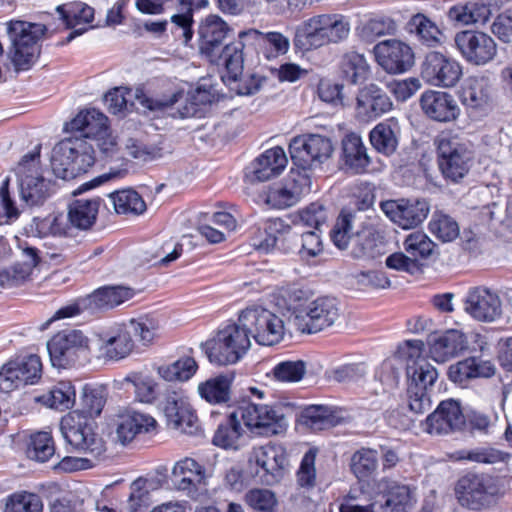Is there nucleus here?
Segmentation results:
<instances>
[{
    "label": "nucleus",
    "instance_id": "f257e3e1",
    "mask_svg": "<svg viewBox=\"0 0 512 512\" xmlns=\"http://www.w3.org/2000/svg\"><path fill=\"white\" fill-rule=\"evenodd\" d=\"M229 27L219 16L210 15L199 27L200 50L211 63L227 70L226 78L236 80L243 69L244 43L248 35H257V30L241 31L238 39L221 48V43L227 36Z\"/></svg>",
    "mask_w": 512,
    "mask_h": 512
},
{
    "label": "nucleus",
    "instance_id": "f03ea898",
    "mask_svg": "<svg viewBox=\"0 0 512 512\" xmlns=\"http://www.w3.org/2000/svg\"><path fill=\"white\" fill-rule=\"evenodd\" d=\"M351 30L349 19L339 13L314 15L297 25L293 43L307 52L345 41Z\"/></svg>",
    "mask_w": 512,
    "mask_h": 512
},
{
    "label": "nucleus",
    "instance_id": "7ed1b4c3",
    "mask_svg": "<svg viewBox=\"0 0 512 512\" xmlns=\"http://www.w3.org/2000/svg\"><path fill=\"white\" fill-rule=\"evenodd\" d=\"M438 169L446 182L460 183L474 160L473 144L453 129L441 131L434 140Z\"/></svg>",
    "mask_w": 512,
    "mask_h": 512
},
{
    "label": "nucleus",
    "instance_id": "20e7f679",
    "mask_svg": "<svg viewBox=\"0 0 512 512\" xmlns=\"http://www.w3.org/2000/svg\"><path fill=\"white\" fill-rule=\"evenodd\" d=\"M96 146L87 139L68 138L52 151L51 167L58 178L73 179L88 170L97 160Z\"/></svg>",
    "mask_w": 512,
    "mask_h": 512
},
{
    "label": "nucleus",
    "instance_id": "39448f33",
    "mask_svg": "<svg viewBox=\"0 0 512 512\" xmlns=\"http://www.w3.org/2000/svg\"><path fill=\"white\" fill-rule=\"evenodd\" d=\"M10 40L9 53L12 63L18 70H27L40 53V41L47 32L42 23L12 19L5 23Z\"/></svg>",
    "mask_w": 512,
    "mask_h": 512
},
{
    "label": "nucleus",
    "instance_id": "423d86ee",
    "mask_svg": "<svg viewBox=\"0 0 512 512\" xmlns=\"http://www.w3.org/2000/svg\"><path fill=\"white\" fill-rule=\"evenodd\" d=\"M454 493L459 505L472 511L492 507L502 495L497 477L477 472L462 475L455 483Z\"/></svg>",
    "mask_w": 512,
    "mask_h": 512
},
{
    "label": "nucleus",
    "instance_id": "0eeeda50",
    "mask_svg": "<svg viewBox=\"0 0 512 512\" xmlns=\"http://www.w3.org/2000/svg\"><path fill=\"white\" fill-rule=\"evenodd\" d=\"M251 340L243 323H228L219 328L212 340L205 343V353L211 363L230 365L237 363L249 350Z\"/></svg>",
    "mask_w": 512,
    "mask_h": 512
},
{
    "label": "nucleus",
    "instance_id": "6e6552de",
    "mask_svg": "<svg viewBox=\"0 0 512 512\" xmlns=\"http://www.w3.org/2000/svg\"><path fill=\"white\" fill-rule=\"evenodd\" d=\"M70 131L82 133L97 147L102 158H112L118 151L116 138L111 134L108 118L97 109L80 111L69 123Z\"/></svg>",
    "mask_w": 512,
    "mask_h": 512
},
{
    "label": "nucleus",
    "instance_id": "1a4fd4ad",
    "mask_svg": "<svg viewBox=\"0 0 512 512\" xmlns=\"http://www.w3.org/2000/svg\"><path fill=\"white\" fill-rule=\"evenodd\" d=\"M60 431L70 446L89 454L93 459H100L105 451V443L94 432V423L80 411H72L61 418Z\"/></svg>",
    "mask_w": 512,
    "mask_h": 512
},
{
    "label": "nucleus",
    "instance_id": "9d476101",
    "mask_svg": "<svg viewBox=\"0 0 512 512\" xmlns=\"http://www.w3.org/2000/svg\"><path fill=\"white\" fill-rule=\"evenodd\" d=\"M251 472L264 485H275L285 476L288 469L286 449L275 443L256 446L248 457Z\"/></svg>",
    "mask_w": 512,
    "mask_h": 512
},
{
    "label": "nucleus",
    "instance_id": "9b49d317",
    "mask_svg": "<svg viewBox=\"0 0 512 512\" xmlns=\"http://www.w3.org/2000/svg\"><path fill=\"white\" fill-rule=\"evenodd\" d=\"M39 152L23 156L16 167L21 199L28 206L42 204L51 194V183L39 171Z\"/></svg>",
    "mask_w": 512,
    "mask_h": 512
},
{
    "label": "nucleus",
    "instance_id": "f8f14e48",
    "mask_svg": "<svg viewBox=\"0 0 512 512\" xmlns=\"http://www.w3.org/2000/svg\"><path fill=\"white\" fill-rule=\"evenodd\" d=\"M51 363L57 368L82 365L88 357L87 338L81 331H61L47 343Z\"/></svg>",
    "mask_w": 512,
    "mask_h": 512
},
{
    "label": "nucleus",
    "instance_id": "ddd939ff",
    "mask_svg": "<svg viewBox=\"0 0 512 512\" xmlns=\"http://www.w3.org/2000/svg\"><path fill=\"white\" fill-rule=\"evenodd\" d=\"M239 321L259 345L273 346L284 337L282 319L265 308H246L240 313Z\"/></svg>",
    "mask_w": 512,
    "mask_h": 512
},
{
    "label": "nucleus",
    "instance_id": "4468645a",
    "mask_svg": "<svg viewBox=\"0 0 512 512\" xmlns=\"http://www.w3.org/2000/svg\"><path fill=\"white\" fill-rule=\"evenodd\" d=\"M239 412L246 427L262 436L279 435L288 426L281 404L247 403Z\"/></svg>",
    "mask_w": 512,
    "mask_h": 512
},
{
    "label": "nucleus",
    "instance_id": "2eb2a0df",
    "mask_svg": "<svg viewBox=\"0 0 512 512\" xmlns=\"http://www.w3.org/2000/svg\"><path fill=\"white\" fill-rule=\"evenodd\" d=\"M422 340H407L399 345L397 354L405 361L408 386L429 390L438 378L437 369L423 356Z\"/></svg>",
    "mask_w": 512,
    "mask_h": 512
},
{
    "label": "nucleus",
    "instance_id": "dca6fc26",
    "mask_svg": "<svg viewBox=\"0 0 512 512\" xmlns=\"http://www.w3.org/2000/svg\"><path fill=\"white\" fill-rule=\"evenodd\" d=\"M420 76L430 86L453 88L463 76V66L452 56L430 51L421 63Z\"/></svg>",
    "mask_w": 512,
    "mask_h": 512
},
{
    "label": "nucleus",
    "instance_id": "f3484780",
    "mask_svg": "<svg viewBox=\"0 0 512 512\" xmlns=\"http://www.w3.org/2000/svg\"><path fill=\"white\" fill-rule=\"evenodd\" d=\"M462 58L470 65L485 66L495 60L498 46L492 36L479 30H463L454 38Z\"/></svg>",
    "mask_w": 512,
    "mask_h": 512
},
{
    "label": "nucleus",
    "instance_id": "a211bd4d",
    "mask_svg": "<svg viewBox=\"0 0 512 512\" xmlns=\"http://www.w3.org/2000/svg\"><path fill=\"white\" fill-rule=\"evenodd\" d=\"M339 317L337 300L319 297L306 304L293 318L296 329L302 333H317L332 326Z\"/></svg>",
    "mask_w": 512,
    "mask_h": 512
},
{
    "label": "nucleus",
    "instance_id": "6ab92c4d",
    "mask_svg": "<svg viewBox=\"0 0 512 512\" xmlns=\"http://www.w3.org/2000/svg\"><path fill=\"white\" fill-rule=\"evenodd\" d=\"M291 159L295 165L306 169L315 162L322 163L332 152V142L319 134H306L294 137L289 144Z\"/></svg>",
    "mask_w": 512,
    "mask_h": 512
},
{
    "label": "nucleus",
    "instance_id": "aec40b11",
    "mask_svg": "<svg viewBox=\"0 0 512 512\" xmlns=\"http://www.w3.org/2000/svg\"><path fill=\"white\" fill-rule=\"evenodd\" d=\"M42 372L40 357L34 354L17 357L0 370V390L10 392L20 386L34 384Z\"/></svg>",
    "mask_w": 512,
    "mask_h": 512
},
{
    "label": "nucleus",
    "instance_id": "412c9836",
    "mask_svg": "<svg viewBox=\"0 0 512 512\" xmlns=\"http://www.w3.org/2000/svg\"><path fill=\"white\" fill-rule=\"evenodd\" d=\"M465 424V415L460 402L450 398L442 400L426 417L423 430L430 435H447L463 431Z\"/></svg>",
    "mask_w": 512,
    "mask_h": 512
},
{
    "label": "nucleus",
    "instance_id": "4be33fe9",
    "mask_svg": "<svg viewBox=\"0 0 512 512\" xmlns=\"http://www.w3.org/2000/svg\"><path fill=\"white\" fill-rule=\"evenodd\" d=\"M210 473L206 467L192 457H183L172 467L170 480L177 491L195 497L201 488L206 487Z\"/></svg>",
    "mask_w": 512,
    "mask_h": 512
},
{
    "label": "nucleus",
    "instance_id": "5701e85b",
    "mask_svg": "<svg viewBox=\"0 0 512 512\" xmlns=\"http://www.w3.org/2000/svg\"><path fill=\"white\" fill-rule=\"evenodd\" d=\"M162 410L170 428L185 434H194L197 431V415L181 391L168 392L162 403Z\"/></svg>",
    "mask_w": 512,
    "mask_h": 512
},
{
    "label": "nucleus",
    "instance_id": "b1692460",
    "mask_svg": "<svg viewBox=\"0 0 512 512\" xmlns=\"http://www.w3.org/2000/svg\"><path fill=\"white\" fill-rule=\"evenodd\" d=\"M117 440L126 445L140 434L150 433L156 429L157 422L149 414L124 408L117 411L111 420Z\"/></svg>",
    "mask_w": 512,
    "mask_h": 512
},
{
    "label": "nucleus",
    "instance_id": "393cba45",
    "mask_svg": "<svg viewBox=\"0 0 512 512\" xmlns=\"http://www.w3.org/2000/svg\"><path fill=\"white\" fill-rule=\"evenodd\" d=\"M429 212L430 204L426 199L386 200V217L405 230L418 227Z\"/></svg>",
    "mask_w": 512,
    "mask_h": 512
},
{
    "label": "nucleus",
    "instance_id": "a878e982",
    "mask_svg": "<svg viewBox=\"0 0 512 512\" xmlns=\"http://www.w3.org/2000/svg\"><path fill=\"white\" fill-rule=\"evenodd\" d=\"M419 105L423 114L434 122H455L461 114L454 96L445 91H424L419 98Z\"/></svg>",
    "mask_w": 512,
    "mask_h": 512
},
{
    "label": "nucleus",
    "instance_id": "bb28decb",
    "mask_svg": "<svg viewBox=\"0 0 512 512\" xmlns=\"http://www.w3.org/2000/svg\"><path fill=\"white\" fill-rule=\"evenodd\" d=\"M429 356L437 363H445L467 348V337L457 329L433 332L427 339Z\"/></svg>",
    "mask_w": 512,
    "mask_h": 512
},
{
    "label": "nucleus",
    "instance_id": "cd10ccee",
    "mask_svg": "<svg viewBox=\"0 0 512 512\" xmlns=\"http://www.w3.org/2000/svg\"><path fill=\"white\" fill-rule=\"evenodd\" d=\"M311 190V178L305 172H291L285 183L269 190L267 202L278 209L295 205Z\"/></svg>",
    "mask_w": 512,
    "mask_h": 512
},
{
    "label": "nucleus",
    "instance_id": "c85d7f7f",
    "mask_svg": "<svg viewBox=\"0 0 512 512\" xmlns=\"http://www.w3.org/2000/svg\"><path fill=\"white\" fill-rule=\"evenodd\" d=\"M100 351L108 360H122L134 349L132 335L125 322L115 323L99 334Z\"/></svg>",
    "mask_w": 512,
    "mask_h": 512
},
{
    "label": "nucleus",
    "instance_id": "c756f323",
    "mask_svg": "<svg viewBox=\"0 0 512 512\" xmlns=\"http://www.w3.org/2000/svg\"><path fill=\"white\" fill-rule=\"evenodd\" d=\"M465 311L474 319L494 321L501 315V301L497 294L483 287L469 290L464 301Z\"/></svg>",
    "mask_w": 512,
    "mask_h": 512
},
{
    "label": "nucleus",
    "instance_id": "7c9ffc66",
    "mask_svg": "<svg viewBox=\"0 0 512 512\" xmlns=\"http://www.w3.org/2000/svg\"><path fill=\"white\" fill-rule=\"evenodd\" d=\"M287 163L288 159L283 148L279 146L270 148L251 164L248 177L251 181H268L280 175Z\"/></svg>",
    "mask_w": 512,
    "mask_h": 512
},
{
    "label": "nucleus",
    "instance_id": "2f4dec72",
    "mask_svg": "<svg viewBox=\"0 0 512 512\" xmlns=\"http://www.w3.org/2000/svg\"><path fill=\"white\" fill-rule=\"evenodd\" d=\"M461 102L468 108L475 111H483L492 107V85L488 77L473 76L467 80L461 91Z\"/></svg>",
    "mask_w": 512,
    "mask_h": 512
},
{
    "label": "nucleus",
    "instance_id": "473e14b6",
    "mask_svg": "<svg viewBox=\"0 0 512 512\" xmlns=\"http://www.w3.org/2000/svg\"><path fill=\"white\" fill-rule=\"evenodd\" d=\"M66 27L73 31L67 36V42L72 41L88 30V24L94 18V9L83 2H71L56 8Z\"/></svg>",
    "mask_w": 512,
    "mask_h": 512
},
{
    "label": "nucleus",
    "instance_id": "72a5a7b5",
    "mask_svg": "<svg viewBox=\"0 0 512 512\" xmlns=\"http://www.w3.org/2000/svg\"><path fill=\"white\" fill-rule=\"evenodd\" d=\"M495 373L494 366L489 361H481L476 357H468L448 368V378L451 382L465 387L476 378H489Z\"/></svg>",
    "mask_w": 512,
    "mask_h": 512
},
{
    "label": "nucleus",
    "instance_id": "f704fd0d",
    "mask_svg": "<svg viewBox=\"0 0 512 512\" xmlns=\"http://www.w3.org/2000/svg\"><path fill=\"white\" fill-rule=\"evenodd\" d=\"M344 169L352 174H361L370 164L366 147L359 135L351 133L342 140V156Z\"/></svg>",
    "mask_w": 512,
    "mask_h": 512
},
{
    "label": "nucleus",
    "instance_id": "c9c22d12",
    "mask_svg": "<svg viewBox=\"0 0 512 512\" xmlns=\"http://www.w3.org/2000/svg\"><path fill=\"white\" fill-rule=\"evenodd\" d=\"M384 240L380 231L372 226H365L357 232L351 254L354 258L377 260L382 256Z\"/></svg>",
    "mask_w": 512,
    "mask_h": 512
},
{
    "label": "nucleus",
    "instance_id": "e433bc0d",
    "mask_svg": "<svg viewBox=\"0 0 512 512\" xmlns=\"http://www.w3.org/2000/svg\"><path fill=\"white\" fill-rule=\"evenodd\" d=\"M133 297V291L124 286H104L87 295L88 312L108 310L128 301Z\"/></svg>",
    "mask_w": 512,
    "mask_h": 512
},
{
    "label": "nucleus",
    "instance_id": "4c0bfd02",
    "mask_svg": "<svg viewBox=\"0 0 512 512\" xmlns=\"http://www.w3.org/2000/svg\"><path fill=\"white\" fill-rule=\"evenodd\" d=\"M357 116L363 121H372L384 113V96L382 89L369 84L362 88L357 95Z\"/></svg>",
    "mask_w": 512,
    "mask_h": 512
},
{
    "label": "nucleus",
    "instance_id": "58836bf2",
    "mask_svg": "<svg viewBox=\"0 0 512 512\" xmlns=\"http://www.w3.org/2000/svg\"><path fill=\"white\" fill-rule=\"evenodd\" d=\"M36 401L50 409L66 411L73 408L76 403V388L71 381L62 380L46 393L36 397Z\"/></svg>",
    "mask_w": 512,
    "mask_h": 512
},
{
    "label": "nucleus",
    "instance_id": "ea45409f",
    "mask_svg": "<svg viewBox=\"0 0 512 512\" xmlns=\"http://www.w3.org/2000/svg\"><path fill=\"white\" fill-rule=\"evenodd\" d=\"M101 199L99 197L74 200L68 211V221L73 228L90 229L96 221Z\"/></svg>",
    "mask_w": 512,
    "mask_h": 512
},
{
    "label": "nucleus",
    "instance_id": "a19ab883",
    "mask_svg": "<svg viewBox=\"0 0 512 512\" xmlns=\"http://www.w3.org/2000/svg\"><path fill=\"white\" fill-rule=\"evenodd\" d=\"M412 48L400 40H386V73L402 74L414 65Z\"/></svg>",
    "mask_w": 512,
    "mask_h": 512
},
{
    "label": "nucleus",
    "instance_id": "79ce46f5",
    "mask_svg": "<svg viewBox=\"0 0 512 512\" xmlns=\"http://www.w3.org/2000/svg\"><path fill=\"white\" fill-rule=\"evenodd\" d=\"M243 432L238 414L233 412L219 424L212 442L226 450H238L243 443Z\"/></svg>",
    "mask_w": 512,
    "mask_h": 512
},
{
    "label": "nucleus",
    "instance_id": "37998d69",
    "mask_svg": "<svg viewBox=\"0 0 512 512\" xmlns=\"http://www.w3.org/2000/svg\"><path fill=\"white\" fill-rule=\"evenodd\" d=\"M232 380L226 375H218L198 384V394L210 404H223L230 400Z\"/></svg>",
    "mask_w": 512,
    "mask_h": 512
},
{
    "label": "nucleus",
    "instance_id": "c03bdc74",
    "mask_svg": "<svg viewBox=\"0 0 512 512\" xmlns=\"http://www.w3.org/2000/svg\"><path fill=\"white\" fill-rule=\"evenodd\" d=\"M415 503V495L408 485L386 484V512H410Z\"/></svg>",
    "mask_w": 512,
    "mask_h": 512
},
{
    "label": "nucleus",
    "instance_id": "a18cd8bd",
    "mask_svg": "<svg viewBox=\"0 0 512 512\" xmlns=\"http://www.w3.org/2000/svg\"><path fill=\"white\" fill-rule=\"evenodd\" d=\"M453 458L458 461L468 460L481 464L508 463L511 454L492 446L476 447L471 450H458L453 453Z\"/></svg>",
    "mask_w": 512,
    "mask_h": 512
},
{
    "label": "nucleus",
    "instance_id": "49530a36",
    "mask_svg": "<svg viewBox=\"0 0 512 512\" xmlns=\"http://www.w3.org/2000/svg\"><path fill=\"white\" fill-rule=\"evenodd\" d=\"M123 382L133 385L137 401L151 404L157 399L158 384L151 375L143 372H130L124 377Z\"/></svg>",
    "mask_w": 512,
    "mask_h": 512
},
{
    "label": "nucleus",
    "instance_id": "de8ad7c7",
    "mask_svg": "<svg viewBox=\"0 0 512 512\" xmlns=\"http://www.w3.org/2000/svg\"><path fill=\"white\" fill-rule=\"evenodd\" d=\"M198 365L194 358L185 356L173 363L157 367L158 375L166 381H187L197 371Z\"/></svg>",
    "mask_w": 512,
    "mask_h": 512
},
{
    "label": "nucleus",
    "instance_id": "09e8293b",
    "mask_svg": "<svg viewBox=\"0 0 512 512\" xmlns=\"http://www.w3.org/2000/svg\"><path fill=\"white\" fill-rule=\"evenodd\" d=\"M114 209L118 214L140 215L146 211V203L139 193L123 189L110 194Z\"/></svg>",
    "mask_w": 512,
    "mask_h": 512
},
{
    "label": "nucleus",
    "instance_id": "8fccbe9b",
    "mask_svg": "<svg viewBox=\"0 0 512 512\" xmlns=\"http://www.w3.org/2000/svg\"><path fill=\"white\" fill-rule=\"evenodd\" d=\"M340 68L347 82L357 84L366 79L369 67L362 54L350 51L342 56Z\"/></svg>",
    "mask_w": 512,
    "mask_h": 512
},
{
    "label": "nucleus",
    "instance_id": "3c124183",
    "mask_svg": "<svg viewBox=\"0 0 512 512\" xmlns=\"http://www.w3.org/2000/svg\"><path fill=\"white\" fill-rule=\"evenodd\" d=\"M409 24L414 27L416 37L422 45L431 48L441 44V30L424 14L414 15Z\"/></svg>",
    "mask_w": 512,
    "mask_h": 512
},
{
    "label": "nucleus",
    "instance_id": "603ef678",
    "mask_svg": "<svg viewBox=\"0 0 512 512\" xmlns=\"http://www.w3.org/2000/svg\"><path fill=\"white\" fill-rule=\"evenodd\" d=\"M336 411L325 405H310L303 409L301 419L303 424L314 430H322L337 422Z\"/></svg>",
    "mask_w": 512,
    "mask_h": 512
},
{
    "label": "nucleus",
    "instance_id": "864d4df0",
    "mask_svg": "<svg viewBox=\"0 0 512 512\" xmlns=\"http://www.w3.org/2000/svg\"><path fill=\"white\" fill-rule=\"evenodd\" d=\"M428 229L432 235L444 243L455 240L460 232L456 220L441 211L433 213Z\"/></svg>",
    "mask_w": 512,
    "mask_h": 512
},
{
    "label": "nucleus",
    "instance_id": "5fc2aeb1",
    "mask_svg": "<svg viewBox=\"0 0 512 512\" xmlns=\"http://www.w3.org/2000/svg\"><path fill=\"white\" fill-rule=\"evenodd\" d=\"M327 219L326 207L320 202H313L295 213L293 223L311 228V230L321 231V226L326 223Z\"/></svg>",
    "mask_w": 512,
    "mask_h": 512
},
{
    "label": "nucleus",
    "instance_id": "6e6d98bb",
    "mask_svg": "<svg viewBox=\"0 0 512 512\" xmlns=\"http://www.w3.org/2000/svg\"><path fill=\"white\" fill-rule=\"evenodd\" d=\"M43 503L39 495L26 491L16 492L5 499L4 512H42Z\"/></svg>",
    "mask_w": 512,
    "mask_h": 512
},
{
    "label": "nucleus",
    "instance_id": "4d7b16f0",
    "mask_svg": "<svg viewBox=\"0 0 512 512\" xmlns=\"http://www.w3.org/2000/svg\"><path fill=\"white\" fill-rule=\"evenodd\" d=\"M405 251L417 262L418 259H427L432 255L436 244L421 231L410 233L404 240Z\"/></svg>",
    "mask_w": 512,
    "mask_h": 512
},
{
    "label": "nucleus",
    "instance_id": "13d9d810",
    "mask_svg": "<svg viewBox=\"0 0 512 512\" xmlns=\"http://www.w3.org/2000/svg\"><path fill=\"white\" fill-rule=\"evenodd\" d=\"M125 323L131 335L137 337L143 345L152 343L160 328L159 321L148 316L130 319Z\"/></svg>",
    "mask_w": 512,
    "mask_h": 512
},
{
    "label": "nucleus",
    "instance_id": "bf43d9fd",
    "mask_svg": "<svg viewBox=\"0 0 512 512\" xmlns=\"http://www.w3.org/2000/svg\"><path fill=\"white\" fill-rule=\"evenodd\" d=\"M106 403V397L102 388L86 384L82 389L81 405L83 415L94 418L101 414Z\"/></svg>",
    "mask_w": 512,
    "mask_h": 512
},
{
    "label": "nucleus",
    "instance_id": "052dcab7",
    "mask_svg": "<svg viewBox=\"0 0 512 512\" xmlns=\"http://www.w3.org/2000/svg\"><path fill=\"white\" fill-rule=\"evenodd\" d=\"M207 5L208 0H178L179 13L174 14L171 17V21L183 29V35L186 40L192 38L193 10L206 7Z\"/></svg>",
    "mask_w": 512,
    "mask_h": 512
},
{
    "label": "nucleus",
    "instance_id": "680f3d73",
    "mask_svg": "<svg viewBox=\"0 0 512 512\" xmlns=\"http://www.w3.org/2000/svg\"><path fill=\"white\" fill-rule=\"evenodd\" d=\"M298 256L302 261L310 262L324 252L322 231L309 230L300 235Z\"/></svg>",
    "mask_w": 512,
    "mask_h": 512
},
{
    "label": "nucleus",
    "instance_id": "e2e57ef3",
    "mask_svg": "<svg viewBox=\"0 0 512 512\" xmlns=\"http://www.w3.org/2000/svg\"><path fill=\"white\" fill-rule=\"evenodd\" d=\"M55 452L53 439L48 432H37L31 436L27 449L30 459L46 462Z\"/></svg>",
    "mask_w": 512,
    "mask_h": 512
},
{
    "label": "nucleus",
    "instance_id": "0e129e2a",
    "mask_svg": "<svg viewBox=\"0 0 512 512\" xmlns=\"http://www.w3.org/2000/svg\"><path fill=\"white\" fill-rule=\"evenodd\" d=\"M217 99V90L212 84L201 83L190 96V107L185 106L180 112L182 118L194 116L198 106L211 104Z\"/></svg>",
    "mask_w": 512,
    "mask_h": 512
},
{
    "label": "nucleus",
    "instance_id": "69168bd1",
    "mask_svg": "<svg viewBox=\"0 0 512 512\" xmlns=\"http://www.w3.org/2000/svg\"><path fill=\"white\" fill-rule=\"evenodd\" d=\"M244 500L257 512H273L278 504L275 494L268 489H251L245 494Z\"/></svg>",
    "mask_w": 512,
    "mask_h": 512
},
{
    "label": "nucleus",
    "instance_id": "338daca9",
    "mask_svg": "<svg viewBox=\"0 0 512 512\" xmlns=\"http://www.w3.org/2000/svg\"><path fill=\"white\" fill-rule=\"evenodd\" d=\"M377 467V453L371 449H361L351 459V469L358 479L371 475Z\"/></svg>",
    "mask_w": 512,
    "mask_h": 512
},
{
    "label": "nucleus",
    "instance_id": "774afa93",
    "mask_svg": "<svg viewBox=\"0 0 512 512\" xmlns=\"http://www.w3.org/2000/svg\"><path fill=\"white\" fill-rule=\"evenodd\" d=\"M353 218L351 211L343 209L330 232L331 241L339 249L348 246Z\"/></svg>",
    "mask_w": 512,
    "mask_h": 512
}]
</instances>
